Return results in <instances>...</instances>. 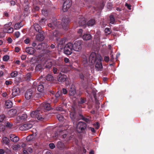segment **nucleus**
<instances>
[{"instance_id":"f257e3e1","label":"nucleus","mask_w":154,"mask_h":154,"mask_svg":"<svg viewBox=\"0 0 154 154\" xmlns=\"http://www.w3.org/2000/svg\"><path fill=\"white\" fill-rule=\"evenodd\" d=\"M70 117L73 121V124L75 122L78 121L80 119L88 122L89 121V119L85 118L82 115L79 114L78 116L76 115V113L74 112H71L70 113Z\"/></svg>"},{"instance_id":"f03ea898","label":"nucleus","mask_w":154,"mask_h":154,"mask_svg":"<svg viewBox=\"0 0 154 154\" xmlns=\"http://www.w3.org/2000/svg\"><path fill=\"white\" fill-rule=\"evenodd\" d=\"M82 41L80 40L75 41L73 44H72L73 50L76 51H81L82 49Z\"/></svg>"},{"instance_id":"7ed1b4c3","label":"nucleus","mask_w":154,"mask_h":154,"mask_svg":"<svg viewBox=\"0 0 154 154\" xmlns=\"http://www.w3.org/2000/svg\"><path fill=\"white\" fill-rule=\"evenodd\" d=\"M87 127L86 124L83 122H80L77 125L76 130L79 133L83 132Z\"/></svg>"},{"instance_id":"20e7f679","label":"nucleus","mask_w":154,"mask_h":154,"mask_svg":"<svg viewBox=\"0 0 154 154\" xmlns=\"http://www.w3.org/2000/svg\"><path fill=\"white\" fill-rule=\"evenodd\" d=\"M67 127H65L64 126H62L60 127L57 130V132L55 133L54 135L52 136V137L53 139H56L57 138L58 135V133H59V135H62L63 133H64L67 130Z\"/></svg>"},{"instance_id":"39448f33","label":"nucleus","mask_w":154,"mask_h":154,"mask_svg":"<svg viewBox=\"0 0 154 154\" xmlns=\"http://www.w3.org/2000/svg\"><path fill=\"white\" fill-rule=\"evenodd\" d=\"M72 44L69 42L67 44L64 48V51L65 54L66 55H70L72 53L73 50Z\"/></svg>"},{"instance_id":"423d86ee","label":"nucleus","mask_w":154,"mask_h":154,"mask_svg":"<svg viewBox=\"0 0 154 154\" xmlns=\"http://www.w3.org/2000/svg\"><path fill=\"white\" fill-rule=\"evenodd\" d=\"M41 112L39 110L32 111L31 113V116L33 118L37 119L38 120L42 121L43 118L40 114Z\"/></svg>"},{"instance_id":"0eeeda50","label":"nucleus","mask_w":154,"mask_h":154,"mask_svg":"<svg viewBox=\"0 0 154 154\" xmlns=\"http://www.w3.org/2000/svg\"><path fill=\"white\" fill-rule=\"evenodd\" d=\"M100 56L99 54H96V53L94 52H92L90 55L89 58V61L90 63L93 64L98 60V56Z\"/></svg>"},{"instance_id":"6e6552de","label":"nucleus","mask_w":154,"mask_h":154,"mask_svg":"<svg viewBox=\"0 0 154 154\" xmlns=\"http://www.w3.org/2000/svg\"><path fill=\"white\" fill-rule=\"evenodd\" d=\"M69 22V20L68 18H63L62 19L61 24L64 29L66 30L68 29V25Z\"/></svg>"},{"instance_id":"1a4fd4ad","label":"nucleus","mask_w":154,"mask_h":154,"mask_svg":"<svg viewBox=\"0 0 154 154\" xmlns=\"http://www.w3.org/2000/svg\"><path fill=\"white\" fill-rule=\"evenodd\" d=\"M60 21L58 20L57 21L56 20H55L52 23H49L48 24V27H50L52 29H54L56 27H60L59 26V25Z\"/></svg>"},{"instance_id":"9d476101","label":"nucleus","mask_w":154,"mask_h":154,"mask_svg":"<svg viewBox=\"0 0 154 154\" xmlns=\"http://www.w3.org/2000/svg\"><path fill=\"white\" fill-rule=\"evenodd\" d=\"M98 60L97 61L95 67L98 70H100L103 68L101 63V57L100 56H98Z\"/></svg>"},{"instance_id":"9b49d317","label":"nucleus","mask_w":154,"mask_h":154,"mask_svg":"<svg viewBox=\"0 0 154 154\" xmlns=\"http://www.w3.org/2000/svg\"><path fill=\"white\" fill-rule=\"evenodd\" d=\"M32 126V124L30 123H27L24 124L21 126L20 129L21 131L27 130L31 128Z\"/></svg>"},{"instance_id":"f8f14e48","label":"nucleus","mask_w":154,"mask_h":154,"mask_svg":"<svg viewBox=\"0 0 154 154\" xmlns=\"http://www.w3.org/2000/svg\"><path fill=\"white\" fill-rule=\"evenodd\" d=\"M20 93V90L19 88L17 86H14L12 90V94L14 97L18 95Z\"/></svg>"},{"instance_id":"ddd939ff","label":"nucleus","mask_w":154,"mask_h":154,"mask_svg":"<svg viewBox=\"0 0 154 154\" xmlns=\"http://www.w3.org/2000/svg\"><path fill=\"white\" fill-rule=\"evenodd\" d=\"M27 116L26 114H23L21 115L18 116L17 119L18 121V122H22L24 120H26L27 118Z\"/></svg>"},{"instance_id":"4468645a","label":"nucleus","mask_w":154,"mask_h":154,"mask_svg":"<svg viewBox=\"0 0 154 154\" xmlns=\"http://www.w3.org/2000/svg\"><path fill=\"white\" fill-rule=\"evenodd\" d=\"M67 78V77L66 75L64 74H62L60 72V73L58 78V80L60 82H64Z\"/></svg>"},{"instance_id":"2eb2a0df","label":"nucleus","mask_w":154,"mask_h":154,"mask_svg":"<svg viewBox=\"0 0 154 154\" xmlns=\"http://www.w3.org/2000/svg\"><path fill=\"white\" fill-rule=\"evenodd\" d=\"M86 23L85 19L82 16H81L79 18L78 23L79 26H83L86 24Z\"/></svg>"},{"instance_id":"dca6fc26","label":"nucleus","mask_w":154,"mask_h":154,"mask_svg":"<svg viewBox=\"0 0 154 154\" xmlns=\"http://www.w3.org/2000/svg\"><path fill=\"white\" fill-rule=\"evenodd\" d=\"M32 95V90L29 89L25 93V97L26 100L30 99Z\"/></svg>"},{"instance_id":"f3484780","label":"nucleus","mask_w":154,"mask_h":154,"mask_svg":"<svg viewBox=\"0 0 154 154\" xmlns=\"http://www.w3.org/2000/svg\"><path fill=\"white\" fill-rule=\"evenodd\" d=\"M48 45L46 43H42L41 44H38L36 48L38 50H44L47 48Z\"/></svg>"},{"instance_id":"a211bd4d","label":"nucleus","mask_w":154,"mask_h":154,"mask_svg":"<svg viewBox=\"0 0 154 154\" xmlns=\"http://www.w3.org/2000/svg\"><path fill=\"white\" fill-rule=\"evenodd\" d=\"M26 51L27 53L30 54H33L35 52V50L32 47H28L26 48Z\"/></svg>"},{"instance_id":"6ab92c4d","label":"nucleus","mask_w":154,"mask_h":154,"mask_svg":"<svg viewBox=\"0 0 154 154\" xmlns=\"http://www.w3.org/2000/svg\"><path fill=\"white\" fill-rule=\"evenodd\" d=\"M9 137L11 140L14 142H17L19 140V137L14 134L10 135Z\"/></svg>"},{"instance_id":"aec40b11","label":"nucleus","mask_w":154,"mask_h":154,"mask_svg":"<svg viewBox=\"0 0 154 154\" xmlns=\"http://www.w3.org/2000/svg\"><path fill=\"white\" fill-rule=\"evenodd\" d=\"M42 109L47 110H49L51 109L49 103H43L41 105Z\"/></svg>"},{"instance_id":"412c9836","label":"nucleus","mask_w":154,"mask_h":154,"mask_svg":"<svg viewBox=\"0 0 154 154\" xmlns=\"http://www.w3.org/2000/svg\"><path fill=\"white\" fill-rule=\"evenodd\" d=\"M36 38L37 40L42 41L44 39V36L43 33H39L37 34L36 35Z\"/></svg>"},{"instance_id":"4be33fe9","label":"nucleus","mask_w":154,"mask_h":154,"mask_svg":"<svg viewBox=\"0 0 154 154\" xmlns=\"http://www.w3.org/2000/svg\"><path fill=\"white\" fill-rule=\"evenodd\" d=\"M34 27L35 31L39 33L42 32V28L37 23L34 24Z\"/></svg>"},{"instance_id":"5701e85b","label":"nucleus","mask_w":154,"mask_h":154,"mask_svg":"<svg viewBox=\"0 0 154 154\" xmlns=\"http://www.w3.org/2000/svg\"><path fill=\"white\" fill-rule=\"evenodd\" d=\"M76 93L75 90L74 86H71L69 91V95L71 96H73Z\"/></svg>"},{"instance_id":"b1692460","label":"nucleus","mask_w":154,"mask_h":154,"mask_svg":"<svg viewBox=\"0 0 154 154\" xmlns=\"http://www.w3.org/2000/svg\"><path fill=\"white\" fill-rule=\"evenodd\" d=\"M59 68V70L63 73H66L69 71V69L67 67L63 66H60Z\"/></svg>"},{"instance_id":"393cba45","label":"nucleus","mask_w":154,"mask_h":154,"mask_svg":"<svg viewBox=\"0 0 154 154\" xmlns=\"http://www.w3.org/2000/svg\"><path fill=\"white\" fill-rule=\"evenodd\" d=\"M17 112V110L16 109H11L8 112L10 117H13Z\"/></svg>"},{"instance_id":"a878e982","label":"nucleus","mask_w":154,"mask_h":154,"mask_svg":"<svg viewBox=\"0 0 154 154\" xmlns=\"http://www.w3.org/2000/svg\"><path fill=\"white\" fill-rule=\"evenodd\" d=\"M91 38V35L89 34H84L82 36V38L84 40H89Z\"/></svg>"},{"instance_id":"bb28decb","label":"nucleus","mask_w":154,"mask_h":154,"mask_svg":"<svg viewBox=\"0 0 154 154\" xmlns=\"http://www.w3.org/2000/svg\"><path fill=\"white\" fill-rule=\"evenodd\" d=\"M12 102L10 100H8L5 102V105L8 108H10L12 106Z\"/></svg>"},{"instance_id":"cd10ccee","label":"nucleus","mask_w":154,"mask_h":154,"mask_svg":"<svg viewBox=\"0 0 154 154\" xmlns=\"http://www.w3.org/2000/svg\"><path fill=\"white\" fill-rule=\"evenodd\" d=\"M31 75L30 73H28L25 75L24 77V79L27 81H29L30 80Z\"/></svg>"},{"instance_id":"c85d7f7f","label":"nucleus","mask_w":154,"mask_h":154,"mask_svg":"<svg viewBox=\"0 0 154 154\" xmlns=\"http://www.w3.org/2000/svg\"><path fill=\"white\" fill-rule=\"evenodd\" d=\"M95 20L94 19H91L88 21L87 25L88 26H92L95 24Z\"/></svg>"},{"instance_id":"c756f323","label":"nucleus","mask_w":154,"mask_h":154,"mask_svg":"<svg viewBox=\"0 0 154 154\" xmlns=\"http://www.w3.org/2000/svg\"><path fill=\"white\" fill-rule=\"evenodd\" d=\"M57 146L59 149H62L64 147V144L61 141H59L57 142Z\"/></svg>"},{"instance_id":"7c9ffc66","label":"nucleus","mask_w":154,"mask_h":154,"mask_svg":"<svg viewBox=\"0 0 154 154\" xmlns=\"http://www.w3.org/2000/svg\"><path fill=\"white\" fill-rule=\"evenodd\" d=\"M2 140L3 143L6 145H8L9 142V139L6 137H3Z\"/></svg>"},{"instance_id":"2f4dec72","label":"nucleus","mask_w":154,"mask_h":154,"mask_svg":"<svg viewBox=\"0 0 154 154\" xmlns=\"http://www.w3.org/2000/svg\"><path fill=\"white\" fill-rule=\"evenodd\" d=\"M23 26V25L21 24V23H20L16 24L14 26V27L15 29H20Z\"/></svg>"},{"instance_id":"473e14b6","label":"nucleus","mask_w":154,"mask_h":154,"mask_svg":"<svg viewBox=\"0 0 154 154\" xmlns=\"http://www.w3.org/2000/svg\"><path fill=\"white\" fill-rule=\"evenodd\" d=\"M105 33L106 35L110 34L111 32V29L108 28H106L104 30Z\"/></svg>"},{"instance_id":"72a5a7b5","label":"nucleus","mask_w":154,"mask_h":154,"mask_svg":"<svg viewBox=\"0 0 154 154\" xmlns=\"http://www.w3.org/2000/svg\"><path fill=\"white\" fill-rule=\"evenodd\" d=\"M5 126L6 128L10 129L12 128L13 124L8 122H7L5 123Z\"/></svg>"},{"instance_id":"f704fd0d","label":"nucleus","mask_w":154,"mask_h":154,"mask_svg":"<svg viewBox=\"0 0 154 154\" xmlns=\"http://www.w3.org/2000/svg\"><path fill=\"white\" fill-rule=\"evenodd\" d=\"M110 23L111 24H114L115 22V19L113 15H111L109 16Z\"/></svg>"},{"instance_id":"c9c22d12","label":"nucleus","mask_w":154,"mask_h":154,"mask_svg":"<svg viewBox=\"0 0 154 154\" xmlns=\"http://www.w3.org/2000/svg\"><path fill=\"white\" fill-rule=\"evenodd\" d=\"M44 87L42 85H40L37 87V90L40 92H42L44 90Z\"/></svg>"},{"instance_id":"e433bc0d","label":"nucleus","mask_w":154,"mask_h":154,"mask_svg":"<svg viewBox=\"0 0 154 154\" xmlns=\"http://www.w3.org/2000/svg\"><path fill=\"white\" fill-rule=\"evenodd\" d=\"M46 79L48 81H51L53 80V78L52 75L48 74L46 76Z\"/></svg>"},{"instance_id":"4c0bfd02","label":"nucleus","mask_w":154,"mask_h":154,"mask_svg":"<svg viewBox=\"0 0 154 154\" xmlns=\"http://www.w3.org/2000/svg\"><path fill=\"white\" fill-rule=\"evenodd\" d=\"M79 77L80 79L82 80H84L85 79H88V77L84 76L83 74L82 73L79 74Z\"/></svg>"},{"instance_id":"58836bf2","label":"nucleus","mask_w":154,"mask_h":154,"mask_svg":"<svg viewBox=\"0 0 154 154\" xmlns=\"http://www.w3.org/2000/svg\"><path fill=\"white\" fill-rule=\"evenodd\" d=\"M46 19L45 18H42L39 21V23L41 25H44L45 24V22L46 21Z\"/></svg>"},{"instance_id":"ea45409f","label":"nucleus","mask_w":154,"mask_h":154,"mask_svg":"<svg viewBox=\"0 0 154 154\" xmlns=\"http://www.w3.org/2000/svg\"><path fill=\"white\" fill-rule=\"evenodd\" d=\"M57 118L60 121H62L64 119L63 116L61 114L57 115Z\"/></svg>"},{"instance_id":"a19ab883","label":"nucleus","mask_w":154,"mask_h":154,"mask_svg":"<svg viewBox=\"0 0 154 154\" xmlns=\"http://www.w3.org/2000/svg\"><path fill=\"white\" fill-rule=\"evenodd\" d=\"M12 24V22H9L8 24H6L4 25L5 29L6 30L9 28V27Z\"/></svg>"},{"instance_id":"79ce46f5","label":"nucleus","mask_w":154,"mask_h":154,"mask_svg":"<svg viewBox=\"0 0 154 154\" xmlns=\"http://www.w3.org/2000/svg\"><path fill=\"white\" fill-rule=\"evenodd\" d=\"M53 35L55 37H58V36H59L60 33L57 30H55L53 32Z\"/></svg>"},{"instance_id":"37998d69","label":"nucleus","mask_w":154,"mask_h":154,"mask_svg":"<svg viewBox=\"0 0 154 154\" xmlns=\"http://www.w3.org/2000/svg\"><path fill=\"white\" fill-rule=\"evenodd\" d=\"M42 65L40 64H38L36 66L35 68V70L37 71H40L42 69Z\"/></svg>"},{"instance_id":"c03bdc74","label":"nucleus","mask_w":154,"mask_h":154,"mask_svg":"<svg viewBox=\"0 0 154 154\" xmlns=\"http://www.w3.org/2000/svg\"><path fill=\"white\" fill-rule=\"evenodd\" d=\"M17 72L15 71L11 72V75L12 77H14L17 76Z\"/></svg>"},{"instance_id":"a18cd8bd","label":"nucleus","mask_w":154,"mask_h":154,"mask_svg":"<svg viewBox=\"0 0 154 154\" xmlns=\"http://www.w3.org/2000/svg\"><path fill=\"white\" fill-rule=\"evenodd\" d=\"M57 40L60 42L59 43V44L60 45H62L64 42V40L61 38H58L57 39Z\"/></svg>"},{"instance_id":"49530a36","label":"nucleus","mask_w":154,"mask_h":154,"mask_svg":"<svg viewBox=\"0 0 154 154\" xmlns=\"http://www.w3.org/2000/svg\"><path fill=\"white\" fill-rule=\"evenodd\" d=\"M86 101V100L84 98H81L80 99V100L79 101V104H82Z\"/></svg>"},{"instance_id":"de8ad7c7","label":"nucleus","mask_w":154,"mask_h":154,"mask_svg":"<svg viewBox=\"0 0 154 154\" xmlns=\"http://www.w3.org/2000/svg\"><path fill=\"white\" fill-rule=\"evenodd\" d=\"M83 32V30L81 29H79L77 31L79 37H81L82 36Z\"/></svg>"},{"instance_id":"09e8293b","label":"nucleus","mask_w":154,"mask_h":154,"mask_svg":"<svg viewBox=\"0 0 154 154\" xmlns=\"http://www.w3.org/2000/svg\"><path fill=\"white\" fill-rule=\"evenodd\" d=\"M5 118V116L4 114L0 115V122H2Z\"/></svg>"},{"instance_id":"8fccbe9b","label":"nucleus","mask_w":154,"mask_h":154,"mask_svg":"<svg viewBox=\"0 0 154 154\" xmlns=\"http://www.w3.org/2000/svg\"><path fill=\"white\" fill-rule=\"evenodd\" d=\"M6 31L8 33H12L13 32V29L12 27H9L6 30Z\"/></svg>"},{"instance_id":"3c124183","label":"nucleus","mask_w":154,"mask_h":154,"mask_svg":"<svg viewBox=\"0 0 154 154\" xmlns=\"http://www.w3.org/2000/svg\"><path fill=\"white\" fill-rule=\"evenodd\" d=\"M56 109L57 111H63L64 110L60 106L57 107L56 108Z\"/></svg>"},{"instance_id":"603ef678","label":"nucleus","mask_w":154,"mask_h":154,"mask_svg":"<svg viewBox=\"0 0 154 154\" xmlns=\"http://www.w3.org/2000/svg\"><path fill=\"white\" fill-rule=\"evenodd\" d=\"M53 72L54 74H57L58 73V70L56 67H54L53 69Z\"/></svg>"},{"instance_id":"864d4df0","label":"nucleus","mask_w":154,"mask_h":154,"mask_svg":"<svg viewBox=\"0 0 154 154\" xmlns=\"http://www.w3.org/2000/svg\"><path fill=\"white\" fill-rule=\"evenodd\" d=\"M9 57L8 55L5 56L3 57V60L4 61H7L8 60Z\"/></svg>"},{"instance_id":"5fc2aeb1","label":"nucleus","mask_w":154,"mask_h":154,"mask_svg":"<svg viewBox=\"0 0 154 154\" xmlns=\"http://www.w3.org/2000/svg\"><path fill=\"white\" fill-rule=\"evenodd\" d=\"M14 35L17 38H18L20 36V33L19 32H16L14 33Z\"/></svg>"},{"instance_id":"6e6d98bb","label":"nucleus","mask_w":154,"mask_h":154,"mask_svg":"<svg viewBox=\"0 0 154 154\" xmlns=\"http://www.w3.org/2000/svg\"><path fill=\"white\" fill-rule=\"evenodd\" d=\"M49 146L50 148L51 149H53L55 147V145L53 143H51L49 144Z\"/></svg>"},{"instance_id":"4d7b16f0","label":"nucleus","mask_w":154,"mask_h":154,"mask_svg":"<svg viewBox=\"0 0 154 154\" xmlns=\"http://www.w3.org/2000/svg\"><path fill=\"white\" fill-rule=\"evenodd\" d=\"M39 9V8L37 6H34L33 9V10H34L35 11H37Z\"/></svg>"},{"instance_id":"13d9d810","label":"nucleus","mask_w":154,"mask_h":154,"mask_svg":"<svg viewBox=\"0 0 154 154\" xmlns=\"http://www.w3.org/2000/svg\"><path fill=\"white\" fill-rule=\"evenodd\" d=\"M125 6H126L127 8L129 10H131V5H130V4L127 3H125Z\"/></svg>"},{"instance_id":"bf43d9fd","label":"nucleus","mask_w":154,"mask_h":154,"mask_svg":"<svg viewBox=\"0 0 154 154\" xmlns=\"http://www.w3.org/2000/svg\"><path fill=\"white\" fill-rule=\"evenodd\" d=\"M43 51V52L45 54H49L51 52V51H50L49 50L46 49H45V48L44 50Z\"/></svg>"},{"instance_id":"052dcab7","label":"nucleus","mask_w":154,"mask_h":154,"mask_svg":"<svg viewBox=\"0 0 154 154\" xmlns=\"http://www.w3.org/2000/svg\"><path fill=\"white\" fill-rule=\"evenodd\" d=\"M61 94V92L59 91H58L55 94V97H58L60 96V94Z\"/></svg>"},{"instance_id":"680f3d73","label":"nucleus","mask_w":154,"mask_h":154,"mask_svg":"<svg viewBox=\"0 0 154 154\" xmlns=\"http://www.w3.org/2000/svg\"><path fill=\"white\" fill-rule=\"evenodd\" d=\"M104 61L105 62H107L109 60V57L105 56L104 57Z\"/></svg>"},{"instance_id":"e2e57ef3","label":"nucleus","mask_w":154,"mask_h":154,"mask_svg":"<svg viewBox=\"0 0 154 154\" xmlns=\"http://www.w3.org/2000/svg\"><path fill=\"white\" fill-rule=\"evenodd\" d=\"M5 83L6 85H9L11 84V81L7 80L5 81Z\"/></svg>"},{"instance_id":"0e129e2a","label":"nucleus","mask_w":154,"mask_h":154,"mask_svg":"<svg viewBox=\"0 0 154 154\" xmlns=\"http://www.w3.org/2000/svg\"><path fill=\"white\" fill-rule=\"evenodd\" d=\"M7 41L9 43H11L12 42V39L10 37H8L7 39Z\"/></svg>"},{"instance_id":"69168bd1","label":"nucleus","mask_w":154,"mask_h":154,"mask_svg":"<svg viewBox=\"0 0 154 154\" xmlns=\"http://www.w3.org/2000/svg\"><path fill=\"white\" fill-rule=\"evenodd\" d=\"M62 91H63V92L64 94H67V91L65 88H63L62 89Z\"/></svg>"},{"instance_id":"338daca9","label":"nucleus","mask_w":154,"mask_h":154,"mask_svg":"<svg viewBox=\"0 0 154 154\" xmlns=\"http://www.w3.org/2000/svg\"><path fill=\"white\" fill-rule=\"evenodd\" d=\"M26 55H23L21 56V58L22 60H25L26 59Z\"/></svg>"},{"instance_id":"774afa93","label":"nucleus","mask_w":154,"mask_h":154,"mask_svg":"<svg viewBox=\"0 0 154 154\" xmlns=\"http://www.w3.org/2000/svg\"><path fill=\"white\" fill-rule=\"evenodd\" d=\"M69 59L67 58H64V61L66 63H67L69 62Z\"/></svg>"}]
</instances>
